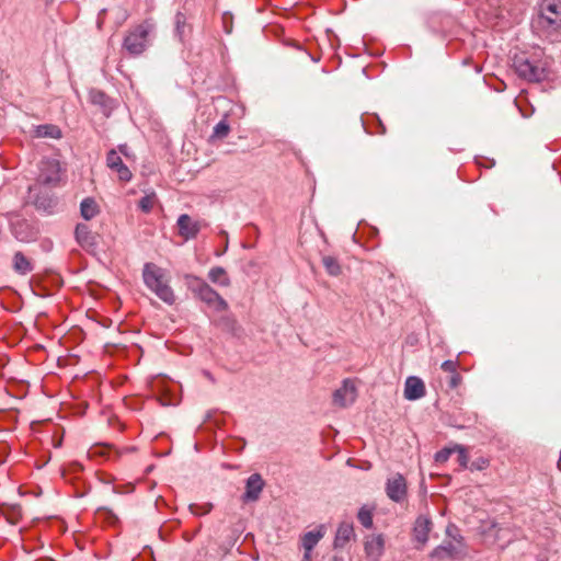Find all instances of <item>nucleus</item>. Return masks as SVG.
Masks as SVG:
<instances>
[{"label":"nucleus","mask_w":561,"mask_h":561,"mask_svg":"<svg viewBox=\"0 0 561 561\" xmlns=\"http://www.w3.org/2000/svg\"><path fill=\"white\" fill-rule=\"evenodd\" d=\"M176 226L179 236L184 240L195 239L203 227L201 221L193 220L187 214L179 216Z\"/></svg>","instance_id":"nucleus-10"},{"label":"nucleus","mask_w":561,"mask_h":561,"mask_svg":"<svg viewBox=\"0 0 561 561\" xmlns=\"http://www.w3.org/2000/svg\"><path fill=\"white\" fill-rule=\"evenodd\" d=\"M458 529L455 526H448L446 529V534L448 537H451L454 541H445L443 545L438 546L431 553L432 558H451L458 554L461 550V537L457 538Z\"/></svg>","instance_id":"nucleus-6"},{"label":"nucleus","mask_w":561,"mask_h":561,"mask_svg":"<svg viewBox=\"0 0 561 561\" xmlns=\"http://www.w3.org/2000/svg\"><path fill=\"white\" fill-rule=\"evenodd\" d=\"M457 366H458V363L455 362V360H445L440 368L446 371V373H449L450 375L456 373L457 371Z\"/></svg>","instance_id":"nucleus-31"},{"label":"nucleus","mask_w":561,"mask_h":561,"mask_svg":"<svg viewBox=\"0 0 561 561\" xmlns=\"http://www.w3.org/2000/svg\"><path fill=\"white\" fill-rule=\"evenodd\" d=\"M365 553L369 561H378L383 553L385 538L381 534L369 535L364 541Z\"/></svg>","instance_id":"nucleus-11"},{"label":"nucleus","mask_w":561,"mask_h":561,"mask_svg":"<svg viewBox=\"0 0 561 561\" xmlns=\"http://www.w3.org/2000/svg\"><path fill=\"white\" fill-rule=\"evenodd\" d=\"M322 264L327 273L331 276H339L342 273V267L334 256L324 255L322 257Z\"/></svg>","instance_id":"nucleus-23"},{"label":"nucleus","mask_w":561,"mask_h":561,"mask_svg":"<svg viewBox=\"0 0 561 561\" xmlns=\"http://www.w3.org/2000/svg\"><path fill=\"white\" fill-rule=\"evenodd\" d=\"M432 530V520L426 516H420L416 518L414 528H413V536L414 539L421 543L425 545L428 540V534Z\"/></svg>","instance_id":"nucleus-14"},{"label":"nucleus","mask_w":561,"mask_h":561,"mask_svg":"<svg viewBox=\"0 0 561 561\" xmlns=\"http://www.w3.org/2000/svg\"><path fill=\"white\" fill-rule=\"evenodd\" d=\"M357 398V390L355 383L346 379L343 385L333 393V403L339 408H346L355 402Z\"/></svg>","instance_id":"nucleus-9"},{"label":"nucleus","mask_w":561,"mask_h":561,"mask_svg":"<svg viewBox=\"0 0 561 561\" xmlns=\"http://www.w3.org/2000/svg\"><path fill=\"white\" fill-rule=\"evenodd\" d=\"M37 316L42 317V316H46V314L44 312H39Z\"/></svg>","instance_id":"nucleus-40"},{"label":"nucleus","mask_w":561,"mask_h":561,"mask_svg":"<svg viewBox=\"0 0 561 561\" xmlns=\"http://www.w3.org/2000/svg\"><path fill=\"white\" fill-rule=\"evenodd\" d=\"M230 127L225 121H220L214 127L213 137L224 138L229 134Z\"/></svg>","instance_id":"nucleus-29"},{"label":"nucleus","mask_w":561,"mask_h":561,"mask_svg":"<svg viewBox=\"0 0 561 561\" xmlns=\"http://www.w3.org/2000/svg\"><path fill=\"white\" fill-rule=\"evenodd\" d=\"M106 165L116 171L121 181L128 182L131 179V172L124 164L119 153L115 149H111L106 156Z\"/></svg>","instance_id":"nucleus-12"},{"label":"nucleus","mask_w":561,"mask_h":561,"mask_svg":"<svg viewBox=\"0 0 561 561\" xmlns=\"http://www.w3.org/2000/svg\"><path fill=\"white\" fill-rule=\"evenodd\" d=\"M13 270L19 275H27L34 270V264L22 252H15L13 255Z\"/></svg>","instance_id":"nucleus-17"},{"label":"nucleus","mask_w":561,"mask_h":561,"mask_svg":"<svg viewBox=\"0 0 561 561\" xmlns=\"http://www.w3.org/2000/svg\"><path fill=\"white\" fill-rule=\"evenodd\" d=\"M144 282L162 301L173 305L175 296L169 286L163 270L153 263H147L144 267Z\"/></svg>","instance_id":"nucleus-1"},{"label":"nucleus","mask_w":561,"mask_h":561,"mask_svg":"<svg viewBox=\"0 0 561 561\" xmlns=\"http://www.w3.org/2000/svg\"><path fill=\"white\" fill-rule=\"evenodd\" d=\"M513 67L518 77L529 82H540L548 77L546 62L539 59H531L526 54L515 55Z\"/></svg>","instance_id":"nucleus-3"},{"label":"nucleus","mask_w":561,"mask_h":561,"mask_svg":"<svg viewBox=\"0 0 561 561\" xmlns=\"http://www.w3.org/2000/svg\"><path fill=\"white\" fill-rule=\"evenodd\" d=\"M457 455V462L460 467L466 468L468 463V456L466 449L459 445H455V453Z\"/></svg>","instance_id":"nucleus-30"},{"label":"nucleus","mask_w":561,"mask_h":561,"mask_svg":"<svg viewBox=\"0 0 561 561\" xmlns=\"http://www.w3.org/2000/svg\"><path fill=\"white\" fill-rule=\"evenodd\" d=\"M208 278L211 283L228 287L230 285V278L227 271L221 266L211 267L208 272Z\"/></svg>","instance_id":"nucleus-20"},{"label":"nucleus","mask_w":561,"mask_h":561,"mask_svg":"<svg viewBox=\"0 0 561 561\" xmlns=\"http://www.w3.org/2000/svg\"><path fill=\"white\" fill-rule=\"evenodd\" d=\"M476 70L477 72H481V67L477 66Z\"/></svg>","instance_id":"nucleus-38"},{"label":"nucleus","mask_w":561,"mask_h":561,"mask_svg":"<svg viewBox=\"0 0 561 561\" xmlns=\"http://www.w3.org/2000/svg\"><path fill=\"white\" fill-rule=\"evenodd\" d=\"M105 100V94L101 91L92 92V101L93 103L103 104Z\"/></svg>","instance_id":"nucleus-33"},{"label":"nucleus","mask_w":561,"mask_h":561,"mask_svg":"<svg viewBox=\"0 0 561 561\" xmlns=\"http://www.w3.org/2000/svg\"><path fill=\"white\" fill-rule=\"evenodd\" d=\"M18 238H19L21 241H25V240H26V238H24V237H18Z\"/></svg>","instance_id":"nucleus-39"},{"label":"nucleus","mask_w":561,"mask_h":561,"mask_svg":"<svg viewBox=\"0 0 561 561\" xmlns=\"http://www.w3.org/2000/svg\"><path fill=\"white\" fill-rule=\"evenodd\" d=\"M44 561H54V560H51V559H46V560H44Z\"/></svg>","instance_id":"nucleus-41"},{"label":"nucleus","mask_w":561,"mask_h":561,"mask_svg":"<svg viewBox=\"0 0 561 561\" xmlns=\"http://www.w3.org/2000/svg\"><path fill=\"white\" fill-rule=\"evenodd\" d=\"M454 453H455V446L454 447H445L435 454V461L438 463H444L449 459V457Z\"/></svg>","instance_id":"nucleus-28"},{"label":"nucleus","mask_w":561,"mask_h":561,"mask_svg":"<svg viewBox=\"0 0 561 561\" xmlns=\"http://www.w3.org/2000/svg\"><path fill=\"white\" fill-rule=\"evenodd\" d=\"M386 494L387 496L397 503H401L405 500L407 493H408V485L405 478L400 474L396 473L388 478L386 482Z\"/></svg>","instance_id":"nucleus-8"},{"label":"nucleus","mask_w":561,"mask_h":561,"mask_svg":"<svg viewBox=\"0 0 561 561\" xmlns=\"http://www.w3.org/2000/svg\"><path fill=\"white\" fill-rule=\"evenodd\" d=\"M264 482L260 474L254 473L247 480L244 499L248 501H256L262 492Z\"/></svg>","instance_id":"nucleus-15"},{"label":"nucleus","mask_w":561,"mask_h":561,"mask_svg":"<svg viewBox=\"0 0 561 561\" xmlns=\"http://www.w3.org/2000/svg\"><path fill=\"white\" fill-rule=\"evenodd\" d=\"M309 557H310V552H307V551L305 550V559H309Z\"/></svg>","instance_id":"nucleus-37"},{"label":"nucleus","mask_w":561,"mask_h":561,"mask_svg":"<svg viewBox=\"0 0 561 561\" xmlns=\"http://www.w3.org/2000/svg\"><path fill=\"white\" fill-rule=\"evenodd\" d=\"M332 561H343V558H340V557H333Z\"/></svg>","instance_id":"nucleus-36"},{"label":"nucleus","mask_w":561,"mask_h":561,"mask_svg":"<svg viewBox=\"0 0 561 561\" xmlns=\"http://www.w3.org/2000/svg\"><path fill=\"white\" fill-rule=\"evenodd\" d=\"M539 23L551 31L561 28L560 0H542L539 3Z\"/></svg>","instance_id":"nucleus-5"},{"label":"nucleus","mask_w":561,"mask_h":561,"mask_svg":"<svg viewBox=\"0 0 561 561\" xmlns=\"http://www.w3.org/2000/svg\"><path fill=\"white\" fill-rule=\"evenodd\" d=\"M35 136L38 138L59 139L61 137V130L58 126L53 124L38 125L35 128Z\"/></svg>","instance_id":"nucleus-22"},{"label":"nucleus","mask_w":561,"mask_h":561,"mask_svg":"<svg viewBox=\"0 0 561 561\" xmlns=\"http://www.w3.org/2000/svg\"><path fill=\"white\" fill-rule=\"evenodd\" d=\"M213 510L211 503H205V504H191L190 511L194 515H206Z\"/></svg>","instance_id":"nucleus-27"},{"label":"nucleus","mask_w":561,"mask_h":561,"mask_svg":"<svg viewBox=\"0 0 561 561\" xmlns=\"http://www.w3.org/2000/svg\"><path fill=\"white\" fill-rule=\"evenodd\" d=\"M153 30V24L149 21H145L128 32L124 38L123 47L131 56L142 54L148 47L149 37Z\"/></svg>","instance_id":"nucleus-4"},{"label":"nucleus","mask_w":561,"mask_h":561,"mask_svg":"<svg viewBox=\"0 0 561 561\" xmlns=\"http://www.w3.org/2000/svg\"><path fill=\"white\" fill-rule=\"evenodd\" d=\"M99 513L104 514L107 518L116 519V516L112 513V511H110L107 508H100Z\"/></svg>","instance_id":"nucleus-34"},{"label":"nucleus","mask_w":561,"mask_h":561,"mask_svg":"<svg viewBox=\"0 0 561 561\" xmlns=\"http://www.w3.org/2000/svg\"><path fill=\"white\" fill-rule=\"evenodd\" d=\"M118 149H119V152H121L122 154H124V156H126V157L128 156V152H127L128 147H127V145H121V146L118 147Z\"/></svg>","instance_id":"nucleus-35"},{"label":"nucleus","mask_w":561,"mask_h":561,"mask_svg":"<svg viewBox=\"0 0 561 561\" xmlns=\"http://www.w3.org/2000/svg\"><path fill=\"white\" fill-rule=\"evenodd\" d=\"M156 202H157V195L154 192H151L140 198V201L138 203V207L141 211L148 214L152 210Z\"/></svg>","instance_id":"nucleus-24"},{"label":"nucleus","mask_w":561,"mask_h":561,"mask_svg":"<svg viewBox=\"0 0 561 561\" xmlns=\"http://www.w3.org/2000/svg\"><path fill=\"white\" fill-rule=\"evenodd\" d=\"M99 211V205L92 197L84 198L80 204V214L85 220L94 218Z\"/></svg>","instance_id":"nucleus-21"},{"label":"nucleus","mask_w":561,"mask_h":561,"mask_svg":"<svg viewBox=\"0 0 561 561\" xmlns=\"http://www.w3.org/2000/svg\"><path fill=\"white\" fill-rule=\"evenodd\" d=\"M188 288L216 312L226 311L228 309L227 301L213 289L204 279L197 276H186Z\"/></svg>","instance_id":"nucleus-2"},{"label":"nucleus","mask_w":561,"mask_h":561,"mask_svg":"<svg viewBox=\"0 0 561 561\" xmlns=\"http://www.w3.org/2000/svg\"><path fill=\"white\" fill-rule=\"evenodd\" d=\"M357 519L365 528L373 527V513L366 506L359 508L357 513Z\"/></svg>","instance_id":"nucleus-26"},{"label":"nucleus","mask_w":561,"mask_h":561,"mask_svg":"<svg viewBox=\"0 0 561 561\" xmlns=\"http://www.w3.org/2000/svg\"><path fill=\"white\" fill-rule=\"evenodd\" d=\"M76 240L81 247H91L95 243L94 236L85 224H78L75 230Z\"/></svg>","instance_id":"nucleus-18"},{"label":"nucleus","mask_w":561,"mask_h":561,"mask_svg":"<svg viewBox=\"0 0 561 561\" xmlns=\"http://www.w3.org/2000/svg\"><path fill=\"white\" fill-rule=\"evenodd\" d=\"M175 35L183 41L186 27V18L182 12H178L174 18Z\"/></svg>","instance_id":"nucleus-25"},{"label":"nucleus","mask_w":561,"mask_h":561,"mask_svg":"<svg viewBox=\"0 0 561 561\" xmlns=\"http://www.w3.org/2000/svg\"><path fill=\"white\" fill-rule=\"evenodd\" d=\"M324 530L323 526H320L317 530L308 531L302 537V547L307 552H311L314 546L323 538Z\"/></svg>","instance_id":"nucleus-19"},{"label":"nucleus","mask_w":561,"mask_h":561,"mask_svg":"<svg viewBox=\"0 0 561 561\" xmlns=\"http://www.w3.org/2000/svg\"><path fill=\"white\" fill-rule=\"evenodd\" d=\"M61 168L55 159H44L39 163L38 182L46 185H56L60 181Z\"/></svg>","instance_id":"nucleus-7"},{"label":"nucleus","mask_w":561,"mask_h":561,"mask_svg":"<svg viewBox=\"0 0 561 561\" xmlns=\"http://www.w3.org/2000/svg\"><path fill=\"white\" fill-rule=\"evenodd\" d=\"M354 537V527L352 523L343 522L340 524L335 538L334 547H344Z\"/></svg>","instance_id":"nucleus-16"},{"label":"nucleus","mask_w":561,"mask_h":561,"mask_svg":"<svg viewBox=\"0 0 561 561\" xmlns=\"http://www.w3.org/2000/svg\"><path fill=\"white\" fill-rule=\"evenodd\" d=\"M425 396V385L419 377H408L404 385V398L414 401Z\"/></svg>","instance_id":"nucleus-13"},{"label":"nucleus","mask_w":561,"mask_h":561,"mask_svg":"<svg viewBox=\"0 0 561 561\" xmlns=\"http://www.w3.org/2000/svg\"><path fill=\"white\" fill-rule=\"evenodd\" d=\"M460 381H461V376L457 371L450 375V379H449L450 388L458 387Z\"/></svg>","instance_id":"nucleus-32"}]
</instances>
